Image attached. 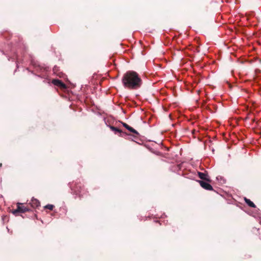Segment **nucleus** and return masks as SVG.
<instances>
[{
	"mask_svg": "<svg viewBox=\"0 0 261 261\" xmlns=\"http://www.w3.org/2000/svg\"><path fill=\"white\" fill-rule=\"evenodd\" d=\"M122 82L125 88L131 90L139 89L142 84L139 75L134 71H127L122 77Z\"/></svg>",
	"mask_w": 261,
	"mask_h": 261,
	"instance_id": "1",
	"label": "nucleus"
},
{
	"mask_svg": "<svg viewBox=\"0 0 261 261\" xmlns=\"http://www.w3.org/2000/svg\"><path fill=\"white\" fill-rule=\"evenodd\" d=\"M70 186L71 190L74 194L76 195H79L80 197L83 196L82 194L83 186L81 182H72V184H70Z\"/></svg>",
	"mask_w": 261,
	"mask_h": 261,
	"instance_id": "2",
	"label": "nucleus"
},
{
	"mask_svg": "<svg viewBox=\"0 0 261 261\" xmlns=\"http://www.w3.org/2000/svg\"><path fill=\"white\" fill-rule=\"evenodd\" d=\"M29 211L30 209L28 207L24 206L23 203H17L16 209L13 210L12 213L15 216H17L19 213H24Z\"/></svg>",
	"mask_w": 261,
	"mask_h": 261,
	"instance_id": "3",
	"label": "nucleus"
},
{
	"mask_svg": "<svg viewBox=\"0 0 261 261\" xmlns=\"http://www.w3.org/2000/svg\"><path fill=\"white\" fill-rule=\"evenodd\" d=\"M198 182L203 189L209 191L214 190L212 186L208 183L209 182L203 180H198Z\"/></svg>",
	"mask_w": 261,
	"mask_h": 261,
	"instance_id": "4",
	"label": "nucleus"
},
{
	"mask_svg": "<svg viewBox=\"0 0 261 261\" xmlns=\"http://www.w3.org/2000/svg\"><path fill=\"white\" fill-rule=\"evenodd\" d=\"M52 83L62 89H65L67 88L66 85L63 83L61 80L58 79H54L52 80Z\"/></svg>",
	"mask_w": 261,
	"mask_h": 261,
	"instance_id": "5",
	"label": "nucleus"
},
{
	"mask_svg": "<svg viewBox=\"0 0 261 261\" xmlns=\"http://www.w3.org/2000/svg\"><path fill=\"white\" fill-rule=\"evenodd\" d=\"M198 175L199 177L201 179H202L201 180L206 181L207 182H211V181H212L210 176L207 174V173H203V172H198Z\"/></svg>",
	"mask_w": 261,
	"mask_h": 261,
	"instance_id": "6",
	"label": "nucleus"
},
{
	"mask_svg": "<svg viewBox=\"0 0 261 261\" xmlns=\"http://www.w3.org/2000/svg\"><path fill=\"white\" fill-rule=\"evenodd\" d=\"M121 123L123 125V126L124 127H125L128 130H129V132H132L133 133H134L136 135L135 136H138L139 135V133L136 130H135L133 127H132L130 126H129L126 123L122 122Z\"/></svg>",
	"mask_w": 261,
	"mask_h": 261,
	"instance_id": "7",
	"label": "nucleus"
},
{
	"mask_svg": "<svg viewBox=\"0 0 261 261\" xmlns=\"http://www.w3.org/2000/svg\"><path fill=\"white\" fill-rule=\"evenodd\" d=\"M30 204L32 207L36 208L40 206V202L37 199L32 198Z\"/></svg>",
	"mask_w": 261,
	"mask_h": 261,
	"instance_id": "8",
	"label": "nucleus"
},
{
	"mask_svg": "<svg viewBox=\"0 0 261 261\" xmlns=\"http://www.w3.org/2000/svg\"><path fill=\"white\" fill-rule=\"evenodd\" d=\"M244 200H245V202L248 204V205L250 207H253V208H254L256 207L254 203L252 201H251L250 199L245 197L244 198Z\"/></svg>",
	"mask_w": 261,
	"mask_h": 261,
	"instance_id": "9",
	"label": "nucleus"
},
{
	"mask_svg": "<svg viewBox=\"0 0 261 261\" xmlns=\"http://www.w3.org/2000/svg\"><path fill=\"white\" fill-rule=\"evenodd\" d=\"M110 128L111 130L113 131L115 134H116L118 133H119L120 134H121L122 133V131L121 129H119L117 127H114L113 126H110Z\"/></svg>",
	"mask_w": 261,
	"mask_h": 261,
	"instance_id": "10",
	"label": "nucleus"
},
{
	"mask_svg": "<svg viewBox=\"0 0 261 261\" xmlns=\"http://www.w3.org/2000/svg\"><path fill=\"white\" fill-rule=\"evenodd\" d=\"M55 206L53 204H47L46 205H45L44 208L45 209H48L49 210H53V208H54Z\"/></svg>",
	"mask_w": 261,
	"mask_h": 261,
	"instance_id": "11",
	"label": "nucleus"
},
{
	"mask_svg": "<svg viewBox=\"0 0 261 261\" xmlns=\"http://www.w3.org/2000/svg\"><path fill=\"white\" fill-rule=\"evenodd\" d=\"M96 77H97V75H94V76H93V79L92 80V83H95V81H96Z\"/></svg>",
	"mask_w": 261,
	"mask_h": 261,
	"instance_id": "12",
	"label": "nucleus"
},
{
	"mask_svg": "<svg viewBox=\"0 0 261 261\" xmlns=\"http://www.w3.org/2000/svg\"><path fill=\"white\" fill-rule=\"evenodd\" d=\"M105 79H105V77H102L101 81H103V80H105Z\"/></svg>",
	"mask_w": 261,
	"mask_h": 261,
	"instance_id": "13",
	"label": "nucleus"
},
{
	"mask_svg": "<svg viewBox=\"0 0 261 261\" xmlns=\"http://www.w3.org/2000/svg\"><path fill=\"white\" fill-rule=\"evenodd\" d=\"M2 163H1V164H0V167H2Z\"/></svg>",
	"mask_w": 261,
	"mask_h": 261,
	"instance_id": "14",
	"label": "nucleus"
}]
</instances>
